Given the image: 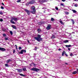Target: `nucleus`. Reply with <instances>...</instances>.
Returning <instances> with one entry per match:
<instances>
[{
  "instance_id": "f257e3e1",
  "label": "nucleus",
  "mask_w": 78,
  "mask_h": 78,
  "mask_svg": "<svg viewBox=\"0 0 78 78\" xmlns=\"http://www.w3.org/2000/svg\"><path fill=\"white\" fill-rule=\"evenodd\" d=\"M34 39L38 42H40L41 41H42V38H41V36L40 35H38L37 37H34Z\"/></svg>"
},
{
  "instance_id": "f03ea898",
  "label": "nucleus",
  "mask_w": 78,
  "mask_h": 78,
  "mask_svg": "<svg viewBox=\"0 0 78 78\" xmlns=\"http://www.w3.org/2000/svg\"><path fill=\"white\" fill-rule=\"evenodd\" d=\"M31 10L30 12L32 14H35L36 13V9H35V7L32 6L31 7Z\"/></svg>"
},
{
  "instance_id": "7ed1b4c3",
  "label": "nucleus",
  "mask_w": 78,
  "mask_h": 78,
  "mask_svg": "<svg viewBox=\"0 0 78 78\" xmlns=\"http://www.w3.org/2000/svg\"><path fill=\"white\" fill-rule=\"evenodd\" d=\"M31 70L33 71H34L35 72H37L38 71H39V69L36 68H33L31 69Z\"/></svg>"
},
{
  "instance_id": "20e7f679",
  "label": "nucleus",
  "mask_w": 78,
  "mask_h": 78,
  "mask_svg": "<svg viewBox=\"0 0 78 78\" xmlns=\"http://www.w3.org/2000/svg\"><path fill=\"white\" fill-rule=\"evenodd\" d=\"M24 10L25 11V12H27L28 15H30V11H29V10L27 9H25Z\"/></svg>"
},
{
  "instance_id": "39448f33",
  "label": "nucleus",
  "mask_w": 78,
  "mask_h": 78,
  "mask_svg": "<svg viewBox=\"0 0 78 78\" xmlns=\"http://www.w3.org/2000/svg\"><path fill=\"white\" fill-rule=\"evenodd\" d=\"M12 20H14V21L15 22H16V21H17V20H19V18H16V17H12Z\"/></svg>"
},
{
  "instance_id": "423d86ee",
  "label": "nucleus",
  "mask_w": 78,
  "mask_h": 78,
  "mask_svg": "<svg viewBox=\"0 0 78 78\" xmlns=\"http://www.w3.org/2000/svg\"><path fill=\"white\" fill-rule=\"evenodd\" d=\"M51 28V25H48V27H46V29L48 30H50Z\"/></svg>"
},
{
  "instance_id": "0eeeda50",
  "label": "nucleus",
  "mask_w": 78,
  "mask_h": 78,
  "mask_svg": "<svg viewBox=\"0 0 78 78\" xmlns=\"http://www.w3.org/2000/svg\"><path fill=\"white\" fill-rule=\"evenodd\" d=\"M0 50L1 51H5L6 50V49L4 48H2L0 47Z\"/></svg>"
},
{
  "instance_id": "6e6552de",
  "label": "nucleus",
  "mask_w": 78,
  "mask_h": 78,
  "mask_svg": "<svg viewBox=\"0 0 78 78\" xmlns=\"http://www.w3.org/2000/svg\"><path fill=\"white\" fill-rule=\"evenodd\" d=\"M64 54L66 56H67V54H66V52H65V51H63L62 54V56H64Z\"/></svg>"
},
{
  "instance_id": "1a4fd4ad",
  "label": "nucleus",
  "mask_w": 78,
  "mask_h": 78,
  "mask_svg": "<svg viewBox=\"0 0 78 78\" xmlns=\"http://www.w3.org/2000/svg\"><path fill=\"white\" fill-rule=\"evenodd\" d=\"M24 51L25 53H26V50H22L20 52V53L21 54H23V52H24Z\"/></svg>"
},
{
  "instance_id": "9d476101",
  "label": "nucleus",
  "mask_w": 78,
  "mask_h": 78,
  "mask_svg": "<svg viewBox=\"0 0 78 78\" xmlns=\"http://www.w3.org/2000/svg\"><path fill=\"white\" fill-rule=\"evenodd\" d=\"M17 70L19 73L21 72L22 71V69H18Z\"/></svg>"
},
{
  "instance_id": "9b49d317",
  "label": "nucleus",
  "mask_w": 78,
  "mask_h": 78,
  "mask_svg": "<svg viewBox=\"0 0 78 78\" xmlns=\"http://www.w3.org/2000/svg\"><path fill=\"white\" fill-rule=\"evenodd\" d=\"M10 22L11 23H12V24H15V23L14 22V21H13V20H10Z\"/></svg>"
},
{
  "instance_id": "f8f14e48",
  "label": "nucleus",
  "mask_w": 78,
  "mask_h": 78,
  "mask_svg": "<svg viewBox=\"0 0 78 78\" xmlns=\"http://www.w3.org/2000/svg\"><path fill=\"white\" fill-rule=\"evenodd\" d=\"M34 3V1H32L29 2V4H33Z\"/></svg>"
},
{
  "instance_id": "ddd939ff",
  "label": "nucleus",
  "mask_w": 78,
  "mask_h": 78,
  "mask_svg": "<svg viewBox=\"0 0 78 78\" xmlns=\"http://www.w3.org/2000/svg\"><path fill=\"white\" fill-rule=\"evenodd\" d=\"M12 28H13L14 29H15V30H16V26L14 25H12Z\"/></svg>"
},
{
  "instance_id": "4468645a",
  "label": "nucleus",
  "mask_w": 78,
  "mask_h": 78,
  "mask_svg": "<svg viewBox=\"0 0 78 78\" xmlns=\"http://www.w3.org/2000/svg\"><path fill=\"white\" fill-rule=\"evenodd\" d=\"M37 31L38 32V33H40V32H41V30L39 29H38L37 30Z\"/></svg>"
},
{
  "instance_id": "2eb2a0df",
  "label": "nucleus",
  "mask_w": 78,
  "mask_h": 78,
  "mask_svg": "<svg viewBox=\"0 0 78 78\" xmlns=\"http://www.w3.org/2000/svg\"><path fill=\"white\" fill-rule=\"evenodd\" d=\"M72 73L73 74H76V73H77V72L76 71H74Z\"/></svg>"
},
{
  "instance_id": "dca6fc26",
  "label": "nucleus",
  "mask_w": 78,
  "mask_h": 78,
  "mask_svg": "<svg viewBox=\"0 0 78 78\" xmlns=\"http://www.w3.org/2000/svg\"><path fill=\"white\" fill-rule=\"evenodd\" d=\"M66 47H67L68 48H69L70 47H71V45H66Z\"/></svg>"
},
{
  "instance_id": "f3484780",
  "label": "nucleus",
  "mask_w": 78,
  "mask_h": 78,
  "mask_svg": "<svg viewBox=\"0 0 78 78\" xmlns=\"http://www.w3.org/2000/svg\"><path fill=\"white\" fill-rule=\"evenodd\" d=\"M51 38H52V39H54V38H55V35H53L51 37Z\"/></svg>"
},
{
  "instance_id": "a211bd4d",
  "label": "nucleus",
  "mask_w": 78,
  "mask_h": 78,
  "mask_svg": "<svg viewBox=\"0 0 78 78\" xmlns=\"http://www.w3.org/2000/svg\"><path fill=\"white\" fill-rule=\"evenodd\" d=\"M10 61H11V60L9 59V60H7L6 62L7 63H9V62H10Z\"/></svg>"
},
{
  "instance_id": "6ab92c4d",
  "label": "nucleus",
  "mask_w": 78,
  "mask_h": 78,
  "mask_svg": "<svg viewBox=\"0 0 78 78\" xmlns=\"http://www.w3.org/2000/svg\"><path fill=\"white\" fill-rule=\"evenodd\" d=\"M72 11L74 13H76V11L75 10H72Z\"/></svg>"
},
{
  "instance_id": "aec40b11",
  "label": "nucleus",
  "mask_w": 78,
  "mask_h": 78,
  "mask_svg": "<svg viewBox=\"0 0 78 78\" xmlns=\"http://www.w3.org/2000/svg\"><path fill=\"white\" fill-rule=\"evenodd\" d=\"M71 20L72 22H73L72 23H73V25L74 24V23H75V22H74L73 20L71 19Z\"/></svg>"
},
{
  "instance_id": "412c9836",
  "label": "nucleus",
  "mask_w": 78,
  "mask_h": 78,
  "mask_svg": "<svg viewBox=\"0 0 78 78\" xmlns=\"http://www.w3.org/2000/svg\"><path fill=\"white\" fill-rule=\"evenodd\" d=\"M69 42V41L68 40H65L64 41V43H67V42Z\"/></svg>"
},
{
  "instance_id": "4be33fe9",
  "label": "nucleus",
  "mask_w": 78,
  "mask_h": 78,
  "mask_svg": "<svg viewBox=\"0 0 78 78\" xmlns=\"http://www.w3.org/2000/svg\"><path fill=\"white\" fill-rule=\"evenodd\" d=\"M19 74L20 75V76H25L24 75H23V74Z\"/></svg>"
},
{
  "instance_id": "5701e85b",
  "label": "nucleus",
  "mask_w": 78,
  "mask_h": 78,
  "mask_svg": "<svg viewBox=\"0 0 78 78\" xmlns=\"http://www.w3.org/2000/svg\"><path fill=\"white\" fill-rule=\"evenodd\" d=\"M51 21H55V19H54L53 18H51Z\"/></svg>"
},
{
  "instance_id": "b1692460",
  "label": "nucleus",
  "mask_w": 78,
  "mask_h": 78,
  "mask_svg": "<svg viewBox=\"0 0 78 78\" xmlns=\"http://www.w3.org/2000/svg\"><path fill=\"white\" fill-rule=\"evenodd\" d=\"M10 34H11V35H12L13 33H12V31H10Z\"/></svg>"
},
{
  "instance_id": "393cba45",
  "label": "nucleus",
  "mask_w": 78,
  "mask_h": 78,
  "mask_svg": "<svg viewBox=\"0 0 78 78\" xmlns=\"http://www.w3.org/2000/svg\"><path fill=\"white\" fill-rule=\"evenodd\" d=\"M4 40H8V38L5 37V38L4 39Z\"/></svg>"
},
{
  "instance_id": "a878e982",
  "label": "nucleus",
  "mask_w": 78,
  "mask_h": 78,
  "mask_svg": "<svg viewBox=\"0 0 78 78\" xmlns=\"http://www.w3.org/2000/svg\"><path fill=\"white\" fill-rule=\"evenodd\" d=\"M60 22L61 24H64V23L62 22V21H60Z\"/></svg>"
},
{
  "instance_id": "bb28decb",
  "label": "nucleus",
  "mask_w": 78,
  "mask_h": 78,
  "mask_svg": "<svg viewBox=\"0 0 78 78\" xmlns=\"http://www.w3.org/2000/svg\"><path fill=\"white\" fill-rule=\"evenodd\" d=\"M26 68H23V71H26Z\"/></svg>"
},
{
  "instance_id": "cd10ccee",
  "label": "nucleus",
  "mask_w": 78,
  "mask_h": 78,
  "mask_svg": "<svg viewBox=\"0 0 78 78\" xmlns=\"http://www.w3.org/2000/svg\"><path fill=\"white\" fill-rule=\"evenodd\" d=\"M3 36H4V37H6V35L5 34H3Z\"/></svg>"
},
{
  "instance_id": "c85d7f7f",
  "label": "nucleus",
  "mask_w": 78,
  "mask_h": 78,
  "mask_svg": "<svg viewBox=\"0 0 78 78\" xmlns=\"http://www.w3.org/2000/svg\"><path fill=\"white\" fill-rule=\"evenodd\" d=\"M0 14H1V15H2V14H3V12H2L0 11Z\"/></svg>"
},
{
  "instance_id": "c756f323",
  "label": "nucleus",
  "mask_w": 78,
  "mask_h": 78,
  "mask_svg": "<svg viewBox=\"0 0 78 78\" xmlns=\"http://www.w3.org/2000/svg\"><path fill=\"white\" fill-rule=\"evenodd\" d=\"M5 66L6 67H8V65L7 64H5Z\"/></svg>"
},
{
  "instance_id": "7c9ffc66",
  "label": "nucleus",
  "mask_w": 78,
  "mask_h": 78,
  "mask_svg": "<svg viewBox=\"0 0 78 78\" xmlns=\"http://www.w3.org/2000/svg\"><path fill=\"white\" fill-rule=\"evenodd\" d=\"M20 0H18V1H17V3H19V2H20Z\"/></svg>"
},
{
  "instance_id": "2f4dec72",
  "label": "nucleus",
  "mask_w": 78,
  "mask_h": 78,
  "mask_svg": "<svg viewBox=\"0 0 78 78\" xmlns=\"http://www.w3.org/2000/svg\"><path fill=\"white\" fill-rule=\"evenodd\" d=\"M65 14H66L68 15V14H69V12H65Z\"/></svg>"
},
{
  "instance_id": "473e14b6",
  "label": "nucleus",
  "mask_w": 78,
  "mask_h": 78,
  "mask_svg": "<svg viewBox=\"0 0 78 78\" xmlns=\"http://www.w3.org/2000/svg\"><path fill=\"white\" fill-rule=\"evenodd\" d=\"M74 6H75V7H77V6H77V4H75L74 5Z\"/></svg>"
},
{
  "instance_id": "72a5a7b5",
  "label": "nucleus",
  "mask_w": 78,
  "mask_h": 78,
  "mask_svg": "<svg viewBox=\"0 0 78 78\" xmlns=\"http://www.w3.org/2000/svg\"><path fill=\"white\" fill-rule=\"evenodd\" d=\"M55 9H56V10H58V8L57 7H55Z\"/></svg>"
},
{
  "instance_id": "f704fd0d",
  "label": "nucleus",
  "mask_w": 78,
  "mask_h": 78,
  "mask_svg": "<svg viewBox=\"0 0 78 78\" xmlns=\"http://www.w3.org/2000/svg\"><path fill=\"white\" fill-rule=\"evenodd\" d=\"M1 8L2 9H4V7H3V6H1Z\"/></svg>"
},
{
  "instance_id": "c9c22d12",
  "label": "nucleus",
  "mask_w": 78,
  "mask_h": 78,
  "mask_svg": "<svg viewBox=\"0 0 78 78\" xmlns=\"http://www.w3.org/2000/svg\"><path fill=\"white\" fill-rule=\"evenodd\" d=\"M61 6H64V4H62V3H61Z\"/></svg>"
},
{
  "instance_id": "e433bc0d",
  "label": "nucleus",
  "mask_w": 78,
  "mask_h": 78,
  "mask_svg": "<svg viewBox=\"0 0 78 78\" xmlns=\"http://www.w3.org/2000/svg\"><path fill=\"white\" fill-rule=\"evenodd\" d=\"M0 22H2L3 21V19H0Z\"/></svg>"
},
{
  "instance_id": "4c0bfd02",
  "label": "nucleus",
  "mask_w": 78,
  "mask_h": 78,
  "mask_svg": "<svg viewBox=\"0 0 78 78\" xmlns=\"http://www.w3.org/2000/svg\"><path fill=\"white\" fill-rule=\"evenodd\" d=\"M73 55V54H72V53H70V56H72Z\"/></svg>"
},
{
  "instance_id": "58836bf2",
  "label": "nucleus",
  "mask_w": 78,
  "mask_h": 78,
  "mask_svg": "<svg viewBox=\"0 0 78 78\" xmlns=\"http://www.w3.org/2000/svg\"><path fill=\"white\" fill-rule=\"evenodd\" d=\"M22 49V48L21 47H19V50H21Z\"/></svg>"
},
{
  "instance_id": "ea45409f",
  "label": "nucleus",
  "mask_w": 78,
  "mask_h": 78,
  "mask_svg": "<svg viewBox=\"0 0 78 78\" xmlns=\"http://www.w3.org/2000/svg\"><path fill=\"white\" fill-rule=\"evenodd\" d=\"M35 50H37V47H35Z\"/></svg>"
},
{
  "instance_id": "a19ab883",
  "label": "nucleus",
  "mask_w": 78,
  "mask_h": 78,
  "mask_svg": "<svg viewBox=\"0 0 78 78\" xmlns=\"http://www.w3.org/2000/svg\"><path fill=\"white\" fill-rule=\"evenodd\" d=\"M58 50L59 51H60L61 50V48H59V49H58Z\"/></svg>"
},
{
  "instance_id": "79ce46f5",
  "label": "nucleus",
  "mask_w": 78,
  "mask_h": 78,
  "mask_svg": "<svg viewBox=\"0 0 78 78\" xmlns=\"http://www.w3.org/2000/svg\"><path fill=\"white\" fill-rule=\"evenodd\" d=\"M16 51H15V50H13V53H15V52Z\"/></svg>"
},
{
  "instance_id": "37998d69",
  "label": "nucleus",
  "mask_w": 78,
  "mask_h": 78,
  "mask_svg": "<svg viewBox=\"0 0 78 78\" xmlns=\"http://www.w3.org/2000/svg\"><path fill=\"white\" fill-rule=\"evenodd\" d=\"M62 2H65L66 0H62Z\"/></svg>"
},
{
  "instance_id": "c03bdc74",
  "label": "nucleus",
  "mask_w": 78,
  "mask_h": 78,
  "mask_svg": "<svg viewBox=\"0 0 78 78\" xmlns=\"http://www.w3.org/2000/svg\"><path fill=\"white\" fill-rule=\"evenodd\" d=\"M68 50H69V51H70V48H68Z\"/></svg>"
},
{
  "instance_id": "a18cd8bd",
  "label": "nucleus",
  "mask_w": 78,
  "mask_h": 78,
  "mask_svg": "<svg viewBox=\"0 0 78 78\" xmlns=\"http://www.w3.org/2000/svg\"><path fill=\"white\" fill-rule=\"evenodd\" d=\"M2 5H5L3 3H2Z\"/></svg>"
},
{
  "instance_id": "49530a36",
  "label": "nucleus",
  "mask_w": 78,
  "mask_h": 78,
  "mask_svg": "<svg viewBox=\"0 0 78 78\" xmlns=\"http://www.w3.org/2000/svg\"><path fill=\"white\" fill-rule=\"evenodd\" d=\"M27 42H28V43H30V41H29L28 40Z\"/></svg>"
},
{
  "instance_id": "de8ad7c7",
  "label": "nucleus",
  "mask_w": 78,
  "mask_h": 78,
  "mask_svg": "<svg viewBox=\"0 0 78 78\" xmlns=\"http://www.w3.org/2000/svg\"><path fill=\"white\" fill-rule=\"evenodd\" d=\"M65 64H67V63H65Z\"/></svg>"
},
{
  "instance_id": "09e8293b",
  "label": "nucleus",
  "mask_w": 78,
  "mask_h": 78,
  "mask_svg": "<svg viewBox=\"0 0 78 78\" xmlns=\"http://www.w3.org/2000/svg\"><path fill=\"white\" fill-rule=\"evenodd\" d=\"M74 1H76V0H74Z\"/></svg>"
}]
</instances>
